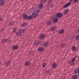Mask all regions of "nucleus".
<instances>
[{
    "mask_svg": "<svg viewBox=\"0 0 79 79\" xmlns=\"http://www.w3.org/2000/svg\"><path fill=\"white\" fill-rule=\"evenodd\" d=\"M63 15L62 13L58 12L56 14V17L58 18H61L63 16Z\"/></svg>",
    "mask_w": 79,
    "mask_h": 79,
    "instance_id": "obj_1",
    "label": "nucleus"
},
{
    "mask_svg": "<svg viewBox=\"0 0 79 79\" xmlns=\"http://www.w3.org/2000/svg\"><path fill=\"white\" fill-rule=\"evenodd\" d=\"M73 0H70V2H68L67 3L65 4L64 6V8H67V7H68L71 4V2H73Z\"/></svg>",
    "mask_w": 79,
    "mask_h": 79,
    "instance_id": "obj_2",
    "label": "nucleus"
},
{
    "mask_svg": "<svg viewBox=\"0 0 79 79\" xmlns=\"http://www.w3.org/2000/svg\"><path fill=\"white\" fill-rule=\"evenodd\" d=\"M76 57H74L71 60V61L69 62V64H70L72 66H73V65H74L75 64V63H73V62H74V61L76 60Z\"/></svg>",
    "mask_w": 79,
    "mask_h": 79,
    "instance_id": "obj_3",
    "label": "nucleus"
},
{
    "mask_svg": "<svg viewBox=\"0 0 79 79\" xmlns=\"http://www.w3.org/2000/svg\"><path fill=\"white\" fill-rule=\"evenodd\" d=\"M38 15H39V13L37 14L35 13H34L32 14L31 16L33 17V18H37V16H38Z\"/></svg>",
    "mask_w": 79,
    "mask_h": 79,
    "instance_id": "obj_4",
    "label": "nucleus"
},
{
    "mask_svg": "<svg viewBox=\"0 0 79 79\" xmlns=\"http://www.w3.org/2000/svg\"><path fill=\"white\" fill-rule=\"evenodd\" d=\"M12 49L14 50H16L19 48V47L18 45H15L12 47Z\"/></svg>",
    "mask_w": 79,
    "mask_h": 79,
    "instance_id": "obj_5",
    "label": "nucleus"
},
{
    "mask_svg": "<svg viewBox=\"0 0 79 79\" xmlns=\"http://www.w3.org/2000/svg\"><path fill=\"white\" fill-rule=\"evenodd\" d=\"M45 35L44 34L41 35L39 37V39H41V40H42V39H44L45 38Z\"/></svg>",
    "mask_w": 79,
    "mask_h": 79,
    "instance_id": "obj_6",
    "label": "nucleus"
},
{
    "mask_svg": "<svg viewBox=\"0 0 79 79\" xmlns=\"http://www.w3.org/2000/svg\"><path fill=\"white\" fill-rule=\"evenodd\" d=\"M5 3V1L4 0H0V6L2 5V6L4 5Z\"/></svg>",
    "mask_w": 79,
    "mask_h": 79,
    "instance_id": "obj_7",
    "label": "nucleus"
},
{
    "mask_svg": "<svg viewBox=\"0 0 79 79\" xmlns=\"http://www.w3.org/2000/svg\"><path fill=\"white\" fill-rule=\"evenodd\" d=\"M27 26V23L26 22H24L21 25L22 27H25Z\"/></svg>",
    "mask_w": 79,
    "mask_h": 79,
    "instance_id": "obj_8",
    "label": "nucleus"
},
{
    "mask_svg": "<svg viewBox=\"0 0 79 79\" xmlns=\"http://www.w3.org/2000/svg\"><path fill=\"white\" fill-rule=\"evenodd\" d=\"M6 42H8V39H6L5 38H4L1 41L2 44H4L6 43Z\"/></svg>",
    "mask_w": 79,
    "mask_h": 79,
    "instance_id": "obj_9",
    "label": "nucleus"
},
{
    "mask_svg": "<svg viewBox=\"0 0 79 79\" xmlns=\"http://www.w3.org/2000/svg\"><path fill=\"white\" fill-rule=\"evenodd\" d=\"M28 15L26 14H24L23 15V19H27V16Z\"/></svg>",
    "mask_w": 79,
    "mask_h": 79,
    "instance_id": "obj_10",
    "label": "nucleus"
},
{
    "mask_svg": "<svg viewBox=\"0 0 79 79\" xmlns=\"http://www.w3.org/2000/svg\"><path fill=\"white\" fill-rule=\"evenodd\" d=\"M64 30L63 29H62L59 31V32L60 34H64Z\"/></svg>",
    "mask_w": 79,
    "mask_h": 79,
    "instance_id": "obj_11",
    "label": "nucleus"
},
{
    "mask_svg": "<svg viewBox=\"0 0 79 79\" xmlns=\"http://www.w3.org/2000/svg\"><path fill=\"white\" fill-rule=\"evenodd\" d=\"M68 13H69V10L68 9H66L64 10V15H67Z\"/></svg>",
    "mask_w": 79,
    "mask_h": 79,
    "instance_id": "obj_12",
    "label": "nucleus"
},
{
    "mask_svg": "<svg viewBox=\"0 0 79 79\" xmlns=\"http://www.w3.org/2000/svg\"><path fill=\"white\" fill-rule=\"evenodd\" d=\"M26 31L25 30V29L23 28L22 29H20L19 30V32H20L21 33H24Z\"/></svg>",
    "mask_w": 79,
    "mask_h": 79,
    "instance_id": "obj_13",
    "label": "nucleus"
},
{
    "mask_svg": "<svg viewBox=\"0 0 79 79\" xmlns=\"http://www.w3.org/2000/svg\"><path fill=\"white\" fill-rule=\"evenodd\" d=\"M53 21L54 22V23H56L58 21V19L56 17L54 19Z\"/></svg>",
    "mask_w": 79,
    "mask_h": 79,
    "instance_id": "obj_14",
    "label": "nucleus"
},
{
    "mask_svg": "<svg viewBox=\"0 0 79 79\" xmlns=\"http://www.w3.org/2000/svg\"><path fill=\"white\" fill-rule=\"evenodd\" d=\"M33 18V17L32 15H29V16H27V19H28V20H31V19H32Z\"/></svg>",
    "mask_w": 79,
    "mask_h": 79,
    "instance_id": "obj_15",
    "label": "nucleus"
},
{
    "mask_svg": "<svg viewBox=\"0 0 79 79\" xmlns=\"http://www.w3.org/2000/svg\"><path fill=\"white\" fill-rule=\"evenodd\" d=\"M40 43L41 42L40 41H35V44H36V46H37V45H39Z\"/></svg>",
    "mask_w": 79,
    "mask_h": 79,
    "instance_id": "obj_16",
    "label": "nucleus"
},
{
    "mask_svg": "<svg viewBox=\"0 0 79 79\" xmlns=\"http://www.w3.org/2000/svg\"><path fill=\"white\" fill-rule=\"evenodd\" d=\"M38 50L39 52H43L44 51V48L42 47L39 48Z\"/></svg>",
    "mask_w": 79,
    "mask_h": 79,
    "instance_id": "obj_17",
    "label": "nucleus"
},
{
    "mask_svg": "<svg viewBox=\"0 0 79 79\" xmlns=\"http://www.w3.org/2000/svg\"><path fill=\"white\" fill-rule=\"evenodd\" d=\"M30 64L31 63H30V61H28L25 64V65L26 66H29Z\"/></svg>",
    "mask_w": 79,
    "mask_h": 79,
    "instance_id": "obj_18",
    "label": "nucleus"
},
{
    "mask_svg": "<svg viewBox=\"0 0 79 79\" xmlns=\"http://www.w3.org/2000/svg\"><path fill=\"white\" fill-rule=\"evenodd\" d=\"M21 32H20V31H19L18 32H17L16 33V35L17 36H21L22 34Z\"/></svg>",
    "mask_w": 79,
    "mask_h": 79,
    "instance_id": "obj_19",
    "label": "nucleus"
},
{
    "mask_svg": "<svg viewBox=\"0 0 79 79\" xmlns=\"http://www.w3.org/2000/svg\"><path fill=\"white\" fill-rule=\"evenodd\" d=\"M49 44H48V42H45L43 45V47H47L48 45Z\"/></svg>",
    "mask_w": 79,
    "mask_h": 79,
    "instance_id": "obj_20",
    "label": "nucleus"
},
{
    "mask_svg": "<svg viewBox=\"0 0 79 79\" xmlns=\"http://www.w3.org/2000/svg\"><path fill=\"white\" fill-rule=\"evenodd\" d=\"M77 76L76 75H75L72 76V79H77Z\"/></svg>",
    "mask_w": 79,
    "mask_h": 79,
    "instance_id": "obj_21",
    "label": "nucleus"
},
{
    "mask_svg": "<svg viewBox=\"0 0 79 79\" xmlns=\"http://www.w3.org/2000/svg\"><path fill=\"white\" fill-rule=\"evenodd\" d=\"M56 66H57V64L56 63H53L52 64V68H56Z\"/></svg>",
    "mask_w": 79,
    "mask_h": 79,
    "instance_id": "obj_22",
    "label": "nucleus"
},
{
    "mask_svg": "<svg viewBox=\"0 0 79 79\" xmlns=\"http://www.w3.org/2000/svg\"><path fill=\"white\" fill-rule=\"evenodd\" d=\"M15 24V23H14V22L13 21H12V22H10L9 23V25L10 26H13Z\"/></svg>",
    "mask_w": 79,
    "mask_h": 79,
    "instance_id": "obj_23",
    "label": "nucleus"
},
{
    "mask_svg": "<svg viewBox=\"0 0 79 79\" xmlns=\"http://www.w3.org/2000/svg\"><path fill=\"white\" fill-rule=\"evenodd\" d=\"M46 2H47V0H41L40 1V3L42 4L46 3Z\"/></svg>",
    "mask_w": 79,
    "mask_h": 79,
    "instance_id": "obj_24",
    "label": "nucleus"
},
{
    "mask_svg": "<svg viewBox=\"0 0 79 79\" xmlns=\"http://www.w3.org/2000/svg\"><path fill=\"white\" fill-rule=\"evenodd\" d=\"M65 46H66V43H63L60 45L61 48H64Z\"/></svg>",
    "mask_w": 79,
    "mask_h": 79,
    "instance_id": "obj_25",
    "label": "nucleus"
},
{
    "mask_svg": "<svg viewBox=\"0 0 79 79\" xmlns=\"http://www.w3.org/2000/svg\"><path fill=\"white\" fill-rule=\"evenodd\" d=\"M79 68H77V70H76L74 71V74H77V73L79 72Z\"/></svg>",
    "mask_w": 79,
    "mask_h": 79,
    "instance_id": "obj_26",
    "label": "nucleus"
},
{
    "mask_svg": "<svg viewBox=\"0 0 79 79\" xmlns=\"http://www.w3.org/2000/svg\"><path fill=\"white\" fill-rule=\"evenodd\" d=\"M10 63L11 62L10 61H8L6 63V64L7 66H9V65H10Z\"/></svg>",
    "mask_w": 79,
    "mask_h": 79,
    "instance_id": "obj_27",
    "label": "nucleus"
},
{
    "mask_svg": "<svg viewBox=\"0 0 79 79\" xmlns=\"http://www.w3.org/2000/svg\"><path fill=\"white\" fill-rule=\"evenodd\" d=\"M52 21H48L47 22V24L48 26L49 25H51L52 24Z\"/></svg>",
    "mask_w": 79,
    "mask_h": 79,
    "instance_id": "obj_28",
    "label": "nucleus"
},
{
    "mask_svg": "<svg viewBox=\"0 0 79 79\" xmlns=\"http://www.w3.org/2000/svg\"><path fill=\"white\" fill-rule=\"evenodd\" d=\"M56 29V28L55 27H52L51 28V31H53Z\"/></svg>",
    "mask_w": 79,
    "mask_h": 79,
    "instance_id": "obj_29",
    "label": "nucleus"
},
{
    "mask_svg": "<svg viewBox=\"0 0 79 79\" xmlns=\"http://www.w3.org/2000/svg\"><path fill=\"white\" fill-rule=\"evenodd\" d=\"M29 54L30 55V56H33V55L34 54V52L30 51L29 52Z\"/></svg>",
    "mask_w": 79,
    "mask_h": 79,
    "instance_id": "obj_30",
    "label": "nucleus"
},
{
    "mask_svg": "<svg viewBox=\"0 0 79 79\" xmlns=\"http://www.w3.org/2000/svg\"><path fill=\"white\" fill-rule=\"evenodd\" d=\"M39 7L40 8H42V7H43V4H42V3H41L40 4Z\"/></svg>",
    "mask_w": 79,
    "mask_h": 79,
    "instance_id": "obj_31",
    "label": "nucleus"
},
{
    "mask_svg": "<svg viewBox=\"0 0 79 79\" xmlns=\"http://www.w3.org/2000/svg\"><path fill=\"white\" fill-rule=\"evenodd\" d=\"M76 50V48L75 46H73L72 48V51H75Z\"/></svg>",
    "mask_w": 79,
    "mask_h": 79,
    "instance_id": "obj_32",
    "label": "nucleus"
},
{
    "mask_svg": "<svg viewBox=\"0 0 79 79\" xmlns=\"http://www.w3.org/2000/svg\"><path fill=\"white\" fill-rule=\"evenodd\" d=\"M47 65V63H44L42 65V67L43 68H44V67H45L46 66V65Z\"/></svg>",
    "mask_w": 79,
    "mask_h": 79,
    "instance_id": "obj_33",
    "label": "nucleus"
},
{
    "mask_svg": "<svg viewBox=\"0 0 79 79\" xmlns=\"http://www.w3.org/2000/svg\"><path fill=\"white\" fill-rule=\"evenodd\" d=\"M76 40H79V35H77L76 37Z\"/></svg>",
    "mask_w": 79,
    "mask_h": 79,
    "instance_id": "obj_34",
    "label": "nucleus"
},
{
    "mask_svg": "<svg viewBox=\"0 0 79 79\" xmlns=\"http://www.w3.org/2000/svg\"><path fill=\"white\" fill-rule=\"evenodd\" d=\"M46 73L47 74H48L49 73H50V70H47L46 71Z\"/></svg>",
    "mask_w": 79,
    "mask_h": 79,
    "instance_id": "obj_35",
    "label": "nucleus"
},
{
    "mask_svg": "<svg viewBox=\"0 0 79 79\" xmlns=\"http://www.w3.org/2000/svg\"><path fill=\"white\" fill-rule=\"evenodd\" d=\"M17 29V28H15L13 30V32H16V29Z\"/></svg>",
    "mask_w": 79,
    "mask_h": 79,
    "instance_id": "obj_36",
    "label": "nucleus"
},
{
    "mask_svg": "<svg viewBox=\"0 0 79 79\" xmlns=\"http://www.w3.org/2000/svg\"><path fill=\"white\" fill-rule=\"evenodd\" d=\"M52 2V0H48V3L49 4V3H51Z\"/></svg>",
    "mask_w": 79,
    "mask_h": 79,
    "instance_id": "obj_37",
    "label": "nucleus"
},
{
    "mask_svg": "<svg viewBox=\"0 0 79 79\" xmlns=\"http://www.w3.org/2000/svg\"><path fill=\"white\" fill-rule=\"evenodd\" d=\"M76 2L77 3L78 2V0H73V2L74 3H76Z\"/></svg>",
    "mask_w": 79,
    "mask_h": 79,
    "instance_id": "obj_38",
    "label": "nucleus"
},
{
    "mask_svg": "<svg viewBox=\"0 0 79 79\" xmlns=\"http://www.w3.org/2000/svg\"><path fill=\"white\" fill-rule=\"evenodd\" d=\"M40 10H37L36 11V12L37 13V14H38V13L39 14V13H39V12H40Z\"/></svg>",
    "mask_w": 79,
    "mask_h": 79,
    "instance_id": "obj_39",
    "label": "nucleus"
},
{
    "mask_svg": "<svg viewBox=\"0 0 79 79\" xmlns=\"http://www.w3.org/2000/svg\"><path fill=\"white\" fill-rule=\"evenodd\" d=\"M2 21V18L0 17V22Z\"/></svg>",
    "mask_w": 79,
    "mask_h": 79,
    "instance_id": "obj_40",
    "label": "nucleus"
},
{
    "mask_svg": "<svg viewBox=\"0 0 79 79\" xmlns=\"http://www.w3.org/2000/svg\"><path fill=\"white\" fill-rule=\"evenodd\" d=\"M4 30H4V29H2V30H1V32H3V31H4Z\"/></svg>",
    "mask_w": 79,
    "mask_h": 79,
    "instance_id": "obj_41",
    "label": "nucleus"
},
{
    "mask_svg": "<svg viewBox=\"0 0 79 79\" xmlns=\"http://www.w3.org/2000/svg\"><path fill=\"white\" fill-rule=\"evenodd\" d=\"M2 64V62H1V61H0V66Z\"/></svg>",
    "mask_w": 79,
    "mask_h": 79,
    "instance_id": "obj_42",
    "label": "nucleus"
},
{
    "mask_svg": "<svg viewBox=\"0 0 79 79\" xmlns=\"http://www.w3.org/2000/svg\"><path fill=\"white\" fill-rule=\"evenodd\" d=\"M20 0V1H24V0Z\"/></svg>",
    "mask_w": 79,
    "mask_h": 79,
    "instance_id": "obj_43",
    "label": "nucleus"
}]
</instances>
